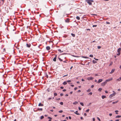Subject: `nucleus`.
<instances>
[{
    "label": "nucleus",
    "mask_w": 121,
    "mask_h": 121,
    "mask_svg": "<svg viewBox=\"0 0 121 121\" xmlns=\"http://www.w3.org/2000/svg\"><path fill=\"white\" fill-rule=\"evenodd\" d=\"M94 1L92 0H86L85 2H86L89 5L92 4V2H93Z\"/></svg>",
    "instance_id": "obj_1"
},
{
    "label": "nucleus",
    "mask_w": 121,
    "mask_h": 121,
    "mask_svg": "<svg viewBox=\"0 0 121 121\" xmlns=\"http://www.w3.org/2000/svg\"><path fill=\"white\" fill-rule=\"evenodd\" d=\"M113 92H114V93L111 94L109 96V97L110 98H111L113 96H114L116 94V93L114 91H113Z\"/></svg>",
    "instance_id": "obj_2"
},
{
    "label": "nucleus",
    "mask_w": 121,
    "mask_h": 121,
    "mask_svg": "<svg viewBox=\"0 0 121 121\" xmlns=\"http://www.w3.org/2000/svg\"><path fill=\"white\" fill-rule=\"evenodd\" d=\"M112 78H110L106 80L105 81L107 83V82L110 81L112 80Z\"/></svg>",
    "instance_id": "obj_3"
},
{
    "label": "nucleus",
    "mask_w": 121,
    "mask_h": 121,
    "mask_svg": "<svg viewBox=\"0 0 121 121\" xmlns=\"http://www.w3.org/2000/svg\"><path fill=\"white\" fill-rule=\"evenodd\" d=\"M57 57V55H56L55 56V57H54L53 59V60L54 61H56V58Z\"/></svg>",
    "instance_id": "obj_4"
},
{
    "label": "nucleus",
    "mask_w": 121,
    "mask_h": 121,
    "mask_svg": "<svg viewBox=\"0 0 121 121\" xmlns=\"http://www.w3.org/2000/svg\"><path fill=\"white\" fill-rule=\"evenodd\" d=\"M70 19L68 18H67L65 20V22H66L69 23V21Z\"/></svg>",
    "instance_id": "obj_5"
},
{
    "label": "nucleus",
    "mask_w": 121,
    "mask_h": 121,
    "mask_svg": "<svg viewBox=\"0 0 121 121\" xmlns=\"http://www.w3.org/2000/svg\"><path fill=\"white\" fill-rule=\"evenodd\" d=\"M107 83L105 81L103 83H102L101 84V85L102 86H105L106 84Z\"/></svg>",
    "instance_id": "obj_6"
},
{
    "label": "nucleus",
    "mask_w": 121,
    "mask_h": 121,
    "mask_svg": "<svg viewBox=\"0 0 121 121\" xmlns=\"http://www.w3.org/2000/svg\"><path fill=\"white\" fill-rule=\"evenodd\" d=\"M26 46L28 48H30L31 46V44L30 43H27L26 44Z\"/></svg>",
    "instance_id": "obj_7"
},
{
    "label": "nucleus",
    "mask_w": 121,
    "mask_h": 121,
    "mask_svg": "<svg viewBox=\"0 0 121 121\" xmlns=\"http://www.w3.org/2000/svg\"><path fill=\"white\" fill-rule=\"evenodd\" d=\"M93 79V78L91 77H88L87 78V79L89 80H91Z\"/></svg>",
    "instance_id": "obj_8"
},
{
    "label": "nucleus",
    "mask_w": 121,
    "mask_h": 121,
    "mask_svg": "<svg viewBox=\"0 0 121 121\" xmlns=\"http://www.w3.org/2000/svg\"><path fill=\"white\" fill-rule=\"evenodd\" d=\"M103 81V80L102 79H99L98 80V81L97 82V83H99L101 82H102Z\"/></svg>",
    "instance_id": "obj_9"
},
{
    "label": "nucleus",
    "mask_w": 121,
    "mask_h": 121,
    "mask_svg": "<svg viewBox=\"0 0 121 121\" xmlns=\"http://www.w3.org/2000/svg\"><path fill=\"white\" fill-rule=\"evenodd\" d=\"M115 70V69H112L111 71L109 73L111 74L112 73L114 72Z\"/></svg>",
    "instance_id": "obj_10"
},
{
    "label": "nucleus",
    "mask_w": 121,
    "mask_h": 121,
    "mask_svg": "<svg viewBox=\"0 0 121 121\" xmlns=\"http://www.w3.org/2000/svg\"><path fill=\"white\" fill-rule=\"evenodd\" d=\"M46 49L47 50H49L50 49V48L49 46H47L46 47Z\"/></svg>",
    "instance_id": "obj_11"
},
{
    "label": "nucleus",
    "mask_w": 121,
    "mask_h": 121,
    "mask_svg": "<svg viewBox=\"0 0 121 121\" xmlns=\"http://www.w3.org/2000/svg\"><path fill=\"white\" fill-rule=\"evenodd\" d=\"M78 111H76L75 112H74V113L77 115H80V114L79 113H78Z\"/></svg>",
    "instance_id": "obj_12"
},
{
    "label": "nucleus",
    "mask_w": 121,
    "mask_h": 121,
    "mask_svg": "<svg viewBox=\"0 0 121 121\" xmlns=\"http://www.w3.org/2000/svg\"><path fill=\"white\" fill-rule=\"evenodd\" d=\"M121 50V48H119L117 49V52L118 53H120Z\"/></svg>",
    "instance_id": "obj_13"
},
{
    "label": "nucleus",
    "mask_w": 121,
    "mask_h": 121,
    "mask_svg": "<svg viewBox=\"0 0 121 121\" xmlns=\"http://www.w3.org/2000/svg\"><path fill=\"white\" fill-rule=\"evenodd\" d=\"M43 106V105L42 104H41V103H39V105L38 106Z\"/></svg>",
    "instance_id": "obj_14"
},
{
    "label": "nucleus",
    "mask_w": 121,
    "mask_h": 121,
    "mask_svg": "<svg viewBox=\"0 0 121 121\" xmlns=\"http://www.w3.org/2000/svg\"><path fill=\"white\" fill-rule=\"evenodd\" d=\"M0 0L1 1V5H2L4 4V0Z\"/></svg>",
    "instance_id": "obj_15"
},
{
    "label": "nucleus",
    "mask_w": 121,
    "mask_h": 121,
    "mask_svg": "<svg viewBox=\"0 0 121 121\" xmlns=\"http://www.w3.org/2000/svg\"><path fill=\"white\" fill-rule=\"evenodd\" d=\"M48 118L49 119V120H48V121H51V120L52 119V118H51V117H48Z\"/></svg>",
    "instance_id": "obj_16"
},
{
    "label": "nucleus",
    "mask_w": 121,
    "mask_h": 121,
    "mask_svg": "<svg viewBox=\"0 0 121 121\" xmlns=\"http://www.w3.org/2000/svg\"><path fill=\"white\" fill-rule=\"evenodd\" d=\"M121 117V116H116L115 118H119Z\"/></svg>",
    "instance_id": "obj_17"
},
{
    "label": "nucleus",
    "mask_w": 121,
    "mask_h": 121,
    "mask_svg": "<svg viewBox=\"0 0 121 121\" xmlns=\"http://www.w3.org/2000/svg\"><path fill=\"white\" fill-rule=\"evenodd\" d=\"M47 91L49 92H50L51 90V89L50 88H48L47 89Z\"/></svg>",
    "instance_id": "obj_18"
},
{
    "label": "nucleus",
    "mask_w": 121,
    "mask_h": 121,
    "mask_svg": "<svg viewBox=\"0 0 121 121\" xmlns=\"http://www.w3.org/2000/svg\"><path fill=\"white\" fill-rule=\"evenodd\" d=\"M78 103V102L77 101H75V102L73 103V104L74 105H76Z\"/></svg>",
    "instance_id": "obj_19"
},
{
    "label": "nucleus",
    "mask_w": 121,
    "mask_h": 121,
    "mask_svg": "<svg viewBox=\"0 0 121 121\" xmlns=\"http://www.w3.org/2000/svg\"><path fill=\"white\" fill-rule=\"evenodd\" d=\"M63 84L64 85H65L67 84V82L66 81H65L63 82Z\"/></svg>",
    "instance_id": "obj_20"
},
{
    "label": "nucleus",
    "mask_w": 121,
    "mask_h": 121,
    "mask_svg": "<svg viewBox=\"0 0 121 121\" xmlns=\"http://www.w3.org/2000/svg\"><path fill=\"white\" fill-rule=\"evenodd\" d=\"M118 102V100L117 101H115V102H113L112 103V104H115L117 103Z\"/></svg>",
    "instance_id": "obj_21"
},
{
    "label": "nucleus",
    "mask_w": 121,
    "mask_h": 121,
    "mask_svg": "<svg viewBox=\"0 0 121 121\" xmlns=\"http://www.w3.org/2000/svg\"><path fill=\"white\" fill-rule=\"evenodd\" d=\"M37 110L39 111L40 110L41 111H42L43 110V109L42 108H38L37 109Z\"/></svg>",
    "instance_id": "obj_22"
},
{
    "label": "nucleus",
    "mask_w": 121,
    "mask_h": 121,
    "mask_svg": "<svg viewBox=\"0 0 121 121\" xmlns=\"http://www.w3.org/2000/svg\"><path fill=\"white\" fill-rule=\"evenodd\" d=\"M92 62L94 63H97V62L96 61L94 60H93Z\"/></svg>",
    "instance_id": "obj_23"
},
{
    "label": "nucleus",
    "mask_w": 121,
    "mask_h": 121,
    "mask_svg": "<svg viewBox=\"0 0 121 121\" xmlns=\"http://www.w3.org/2000/svg\"><path fill=\"white\" fill-rule=\"evenodd\" d=\"M45 77L47 78H48V75H47V73H45Z\"/></svg>",
    "instance_id": "obj_24"
},
{
    "label": "nucleus",
    "mask_w": 121,
    "mask_h": 121,
    "mask_svg": "<svg viewBox=\"0 0 121 121\" xmlns=\"http://www.w3.org/2000/svg\"><path fill=\"white\" fill-rule=\"evenodd\" d=\"M102 98L103 99H104L106 98V96L105 95H102Z\"/></svg>",
    "instance_id": "obj_25"
},
{
    "label": "nucleus",
    "mask_w": 121,
    "mask_h": 121,
    "mask_svg": "<svg viewBox=\"0 0 121 121\" xmlns=\"http://www.w3.org/2000/svg\"><path fill=\"white\" fill-rule=\"evenodd\" d=\"M71 35L73 37H74L75 36V35L73 33H71Z\"/></svg>",
    "instance_id": "obj_26"
},
{
    "label": "nucleus",
    "mask_w": 121,
    "mask_h": 121,
    "mask_svg": "<svg viewBox=\"0 0 121 121\" xmlns=\"http://www.w3.org/2000/svg\"><path fill=\"white\" fill-rule=\"evenodd\" d=\"M33 1L35 2V3H37L38 2V0H33Z\"/></svg>",
    "instance_id": "obj_27"
},
{
    "label": "nucleus",
    "mask_w": 121,
    "mask_h": 121,
    "mask_svg": "<svg viewBox=\"0 0 121 121\" xmlns=\"http://www.w3.org/2000/svg\"><path fill=\"white\" fill-rule=\"evenodd\" d=\"M76 18L78 20H79L80 19V17L78 16H77L76 17Z\"/></svg>",
    "instance_id": "obj_28"
},
{
    "label": "nucleus",
    "mask_w": 121,
    "mask_h": 121,
    "mask_svg": "<svg viewBox=\"0 0 121 121\" xmlns=\"http://www.w3.org/2000/svg\"><path fill=\"white\" fill-rule=\"evenodd\" d=\"M81 57L82 58H89L87 57L86 56H81Z\"/></svg>",
    "instance_id": "obj_29"
},
{
    "label": "nucleus",
    "mask_w": 121,
    "mask_h": 121,
    "mask_svg": "<svg viewBox=\"0 0 121 121\" xmlns=\"http://www.w3.org/2000/svg\"><path fill=\"white\" fill-rule=\"evenodd\" d=\"M44 118V117L43 116H41L40 117V119H42Z\"/></svg>",
    "instance_id": "obj_30"
},
{
    "label": "nucleus",
    "mask_w": 121,
    "mask_h": 121,
    "mask_svg": "<svg viewBox=\"0 0 121 121\" xmlns=\"http://www.w3.org/2000/svg\"><path fill=\"white\" fill-rule=\"evenodd\" d=\"M91 91V90L90 89H89L87 91V92H89Z\"/></svg>",
    "instance_id": "obj_31"
},
{
    "label": "nucleus",
    "mask_w": 121,
    "mask_h": 121,
    "mask_svg": "<svg viewBox=\"0 0 121 121\" xmlns=\"http://www.w3.org/2000/svg\"><path fill=\"white\" fill-rule=\"evenodd\" d=\"M102 90V88H99L98 89V91H101Z\"/></svg>",
    "instance_id": "obj_32"
},
{
    "label": "nucleus",
    "mask_w": 121,
    "mask_h": 121,
    "mask_svg": "<svg viewBox=\"0 0 121 121\" xmlns=\"http://www.w3.org/2000/svg\"><path fill=\"white\" fill-rule=\"evenodd\" d=\"M92 92H90L88 94V95H92Z\"/></svg>",
    "instance_id": "obj_33"
},
{
    "label": "nucleus",
    "mask_w": 121,
    "mask_h": 121,
    "mask_svg": "<svg viewBox=\"0 0 121 121\" xmlns=\"http://www.w3.org/2000/svg\"><path fill=\"white\" fill-rule=\"evenodd\" d=\"M54 96H55L57 95V94L56 93H54Z\"/></svg>",
    "instance_id": "obj_34"
},
{
    "label": "nucleus",
    "mask_w": 121,
    "mask_h": 121,
    "mask_svg": "<svg viewBox=\"0 0 121 121\" xmlns=\"http://www.w3.org/2000/svg\"><path fill=\"white\" fill-rule=\"evenodd\" d=\"M113 64V62H111L110 64H109V66H110L111 65H112Z\"/></svg>",
    "instance_id": "obj_35"
},
{
    "label": "nucleus",
    "mask_w": 121,
    "mask_h": 121,
    "mask_svg": "<svg viewBox=\"0 0 121 121\" xmlns=\"http://www.w3.org/2000/svg\"><path fill=\"white\" fill-rule=\"evenodd\" d=\"M60 104L61 105H62L63 104V102H61L60 103Z\"/></svg>",
    "instance_id": "obj_36"
},
{
    "label": "nucleus",
    "mask_w": 121,
    "mask_h": 121,
    "mask_svg": "<svg viewBox=\"0 0 121 121\" xmlns=\"http://www.w3.org/2000/svg\"><path fill=\"white\" fill-rule=\"evenodd\" d=\"M58 51L60 52H63V51H61V50L60 49H59L58 50Z\"/></svg>",
    "instance_id": "obj_37"
},
{
    "label": "nucleus",
    "mask_w": 121,
    "mask_h": 121,
    "mask_svg": "<svg viewBox=\"0 0 121 121\" xmlns=\"http://www.w3.org/2000/svg\"><path fill=\"white\" fill-rule=\"evenodd\" d=\"M58 59L59 60H60V61H62V60L60 58V57H58Z\"/></svg>",
    "instance_id": "obj_38"
},
{
    "label": "nucleus",
    "mask_w": 121,
    "mask_h": 121,
    "mask_svg": "<svg viewBox=\"0 0 121 121\" xmlns=\"http://www.w3.org/2000/svg\"><path fill=\"white\" fill-rule=\"evenodd\" d=\"M71 81L70 80H68L66 81L67 82H70Z\"/></svg>",
    "instance_id": "obj_39"
},
{
    "label": "nucleus",
    "mask_w": 121,
    "mask_h": 121,
    "mask_svg": "<svg viewBox=\"0 0 121 121\" xmlns=\"http://www.w3.org/2000/svg\"><path fill=\"white\" fill-rule=\"evenodd\" d=\"M80 104L82 106H84V104L82 103L81 102L80 103Z\"/></svg>",
    "instance_id": "obj_40"
},
{
    "label": "nucleus",
    "mask_w": 121,
    "mask_h": 121,
    "mask_svg": "<svg viewBox=\"0 0 121 121\" xmlns=\"http://www.w3.org/2000/svg\"><path fill=\"white\" fill-rule=\"evenodd\" d=\"M101 47L100 46H98L97 47V48L98 49H100L101 48Z\"/></svg>",
    "instance_id": "obj_41"
},
{
    "label": "nucleus",
    "mask_w": 121,
    "mask_h": 121,
    "mask_svg": "<svg viewBox=\"0 0 121 121\" xmlns=\"http://www.w3.org/2000/svg\"><path fill=\"white\" fill-rule=\"evenodd\" d=\"M115 112H116V114H118V113L117 112H118V110H116L115 111Z\"/></svg>",
    "instance_id": "obj_42"
},
{
    "label": "nucleus",
    "mask_w": 121,
    "mask_h": 121,
    "mask_svg": "<svg viewBox=\"0 0 121 121\" xmlns=\"http://www.w3.org/2000/svg\"><path fill=\"white\" fill-rule=\"evenodd\" d=\"M89 56L90 57H92L93 56V55H90Z\"/></svg>",
    "instance_id": "obj_43"
},
{
    "label": "nucleus",
    "mask_w": 121,
    "mask_h": 121,
    "mask_svg": "<svg viewBox=\"0 0 121 121\" xmlns=\"http://www.w3.org/2000/svg\"><path fill=\"white\" fill-rule=\"evenodd\" d=\"M63 111L62 110L60 111H59V112L60 113H61L63 112Z\"/></svg>",
    "instance_id": "obj_44"
},
{
    "label": "nucleus",
    "mask_w": 121,
    "mask_h": 121,
    "mask_svg": "<svg viewBox=\"0 0 121 121\" xmlns=\"http://www.w3.org/2000/svg\"><path fill=\"white\" fill-rule=\"evenodd\" d=\"M89 111V109H88L86 110V112H88Z\"/></svg>",
    "instance_id": "obj_45"
},
{
    "label": "nucleus",
    "mask_w": 121,
    "mask_h": 121,
    "mask_svg": "<svg viewBox=\"0 0 121 121\" xmlns=\"http://www.w3.org/2000/svg\"><path fill=\"white\" fill-rule=\"evenodd\" d=\"M97 118L99 121H101L99 117H97Z\"/></svg>",
    "instance_id": "obj_46"
},
{
    "label": "nucleus",
    "mask_w": 121,
    "mask_h": 121,
    "mask_svg": "<svg viewBox=\"0 0 121 121\" xmlns=\"http://www.w3.org/2000/svg\"><path fill=\"white\" fill-rule=\"evenodd\" d=\"M120 53H117V56H119L120 55Z\"/></svg>",
    "instance_id": "obj_47"
},
{
    "label": "nucleus",
    "mask_w": 121,
    "mask_h": 121,
    "mask_svg": "<svg viewBox=\"0 0 121 121\" xmlns=\"http://www.w3.org/2000/svg\"><path fill=\"white\" fill-rule=\"evenodd\" d=\"M97 26V25H93L92 26L93 27H96Z\"/></svg>",
    "instance_id": "obj_48"
},
{
    "label": "nucleus",
    "mask_w": 121,
    "mask_h": 121,
    "mask_svg": "<svg viewBox=\"0 0 121 121\" xmlns=\"http://www.w3.org/2000/svg\"><path fill=\"white\" fill-rule=\"evenodd\" d=\"M60 95L61 96H62L63 95V94L62 93H60Z\"/></svg>",
    "instance_id": "obj_49"
},
{
    "label": "nucleus",
    "mask_w": 121,
    "mask_h": 121,
    "mask_svg": "<svg viewBox=\"0 0 121 121\" xmlns=\"http://www.w3.org/2000/svg\"><path fill=\"white\" fill-rule=\"evenodd\" d=\"M35 109H34V111L37 112V111L38 110H37V109H36V110H35Z\"/></svg>",
    "instance_id": "obj_50"
},
{
    "label": "nucleus",
    "mask_w": 121,
    "mask_h": 121,
    "mask_svg": "<svg viewBox=\"0 0 121 121\" xmlns=\"http://www.w3.org/2000/svg\"><path fill=\"white\" fill-rule=\"evenodd\" d=\"M64 87L63 86H61L60 87V88L61 89H63L64 88Z\"/></svg>",
    "instance_id": "obj_51"
},
{
    "label": "nucleus",
    "mask_w": 121,
    "mask_h": 121,
    "mask_svg": "<svg viewBox=\"0 0 121 121\" xmlns=\"http://www.w3.org/2000/svg\"><path fill=\"white\" fill-rule=\"evenodd\" d=\"M94 59L96 60H99V59H96L95 58H94Z\"/></svg>",
    "instance_id": "obj_52"
},
{
    "label": "nucleus",
    "mask_w": 121,
    "mask_h": 121,
    "mask_svg": "<svg viewBox=\"0 0 121 121\" xmlns=\"http://www.w3.org/2000/svg\"><path fill=\"white\" fill-rule=\"evenodd\" d=\"M78 109L79 110H81V108L80 107H78Z\"/></svg>",
    "instance_id": "obj_53"
},
{
    "label": "nucleus",
    "mask_w": 121,
    "mask_h": 121,
    "mask_svg": "<svg viewBox=\"0 0 121 121\" xmlns=\"http://www.w3.org/2000/svg\"><path fill=\"white\" fill-rule=\"evenodd\" d=\"M94 87V85H91V87L92 88H93Z\"/></svg>",
    "instance_id": "obj_54"
},
{
    "label": "nucleus",
    "mask_w": 121,
    "mask_h": 121,
    "mask_svg": "<svg viewBox=\"0 0 121 121\" xmlns=\"http://www.w3.org/2000/svg\"><path fill=\"white\" fill-rule=\"evenodd\" d=\"M106 23L107 24H110V23L109 22H106Z\"/></svg>",
    "instance_id": "obj_55"
},
{
    "label": "nucleus",
    "mask_w": 121,
    "mask_h": 121,
    "mask_svg": "<svg viewBox=\"0 0 121 121\" xmlns=\"http://www.w3.org/2000/svg\"><path fill=\"white\" fill-rule=\"evenodd\" d=\"M77 89V87H75V88H74V90H76Z\"/></svg>",
    "instance_id": "obj_56"
},
{
    "label": "nucleus",
    "mask_w": 121,
    "mask_h": 121,
    "mask_svg": "<svg viewBox=\"0 0 121 121\" xmlns=\"http://www.w3.org/2000/svg\"><path fill=\"white\" fill-rule=\"evenodd\" d=\"M66 91V90L65 89H63V91L64 92H65V91Z\"/></svg>",
    "instance_id": "obj_57"
},
{
    "label": "nucleus",
    "mask_w": 121,
    "mask_h": 121,
    "mask_svg": "<svg viewBox=\"0 0 121 121\" xmlns=\"http://www.w3.org/2000/svg\"><path fill=\"white\" fill-rule=\"evenodd\" d=\"M120 79L119 78H118V79H117V80L118 81H120Z\"/></svg>",
    "instance_id": "obj_58"
},
{
    "label": "nucleus",
    "mask_w": 121,
    "mask_h": 121,
    "mask_svg": "<svg viewBox=\"0 0 121 121\" xmlns=\"http://www.w3.org/2000/svg\"><path fill=\"white\" fill-rule=\"evenodd\" d=\"M109 115L110 116H111L112 115V113H110L109 114Z\"/></svg>",
    "instance_id": "obj_59"
},
{
    "label": "nucleus",
    "mask_w": 121,
    "mask_h": 121,
    "mask_svg": "<svg viewBox=\"0 0 121 121\" xmlns=\"http://www.w3.org/2000/svg\"><path fill=\"white\" fill-rule=\"evenodd\" d=\"M93 121H95V118H93Z\"/></svg>",
    "instance_id": "obj_60"
},
{
    "label": "nucleus",
    "mask_w": 121,
    "mask_h": 121,
    "mask_svg": "<svg viewBox=\"0 0 121 121\" xmlns=\"http://www.w3.org/2000/svg\"><path fill=\"white\" fill-rule=\"evenodd\" d=\"M84 115L85 116H86L87 115L86 113H84Z\"/></svg>",
    "instance_id": "obj_61"
},
{
    "label": "nucleus",
    "mask_w": 121,
    "mask_h": 121,
    "mask_svg": "<svg viewBox=\"0 0 121 121\" xmlns=\"http://www.w3.org/2000/svg\"><path fill=\"white\" fill-rule=\"evenodd\" d=\"M72 93H73V92L72 91L70 92V94H72Z\"/></svg>",
    "instance_id": "obj_62"
},
{
    "label": "nucleus",
    "mask_w": 121,
    "mask_h": 121,
    "mask_svg": "<svg viewBox=\"0 0 121 121\" xmlns=\"http://www.w3.org/2000/svg\"><path fill=\"white\" fill-rule=\"evenodd\" d=\"M69 118L70 119H71V117L70 116L69 117Z\"/></svg>",
    "instance_id": "obj_63"
},
{
    "label": "nucleus",
    "mask_w": 121,
    "mask_h": 121,
    "mask_svg": "<svg viewBox=\"0 0 121 121\" xmlns=\"http://www.w3.org/2000/svg\"><path fill=\"white\" fill-rule=\"evenodd\" d=\"M119 121V119H117L115 120V121Z\"/></svg>",
    "instance_id": "obj_64"
}]
</instances>
